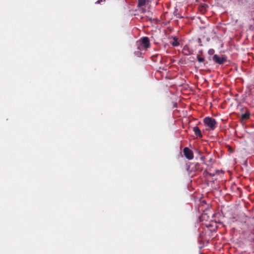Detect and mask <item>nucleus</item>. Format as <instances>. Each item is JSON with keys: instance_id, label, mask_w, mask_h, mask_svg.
Wrapping results in <instances>:
<instances>
[{"instance_id": "obj_1", "label": "nucleus", "mask_w": 254, "mask_h": 254, "mask_svg": "<svg viewBox=\"0 0 254 254\" xmlns=\"http://www.w3.org/2000/svg\"><path fill=\"white\" fill-rule=\"evenodd\" d=\"M136 46L139 50H147L150 47L149 38L147 37H143L136 42Z\"/></svg>"}, {"instance_id": "obj_2", "label": "nucleus", "mask_w": 254, "mask_h": 254, "mask_svg": "<svg viewBox=\"0 0 254 254\" xmlns=\"http://www.w3.org/2000/svg\"><path fill=\"white\" fill-rule=\"evenodd\" d=\"M204 124L207 127L209 130H214L217 127V123L215 119L212 118L207 117L203 119Z\"/></svg>"}, {"instance_id": "obj_3", "label": "nucleus", "mask_w": 254, "mask_h": 254, "mask_svg": "<svg viewBox=\"0 0 254 254\" xmlns=\"http://www.w3.org/2000/svg\"><path fill=\"white\" fill-rule=\"evenodd\" d=\"M242 114L240 117L239 121L242 123L244 124L251 117L250 112L247 109H242L241 110Z\"/></svg>"}, {"instance_id": "obj_4", "label": "nucleus", "mask_w": 254, "mask_h": 254, "mask_svg": "<svg viewBox=\"0 0 254 254\" xmlns=\"http://www.w3.org/2000/svg\"><path fill=\"white\" fill-rule=\"evenodd\" d=\"M212 59L215 63L219 64H222L227 61V58L224 55H222L221 57H219L217 55H214Z\"/></svg>"}, {"instance_id": "obj_5", "label": "nucleus", "mask_w": 254, "mask_h": 254, "mask_svg": "<svg viewBox=\"0 0 254 254\" xmlns=\"http://www.w3.org/2000/svg\"><path fill=\"white\" fill-rule=\"evenodd\" d=\"M185 156L189 160L193 159L194 155L193 152L188 147H185L183 150Z\"/></svg>"}, {"instance_id": "obj_6", "label": "nucleus", "mask_w": 254, "mask_h": 254, "mask_svg": "<svg viewBox=\"0 0 254 254\" xmlns=\"http://www.w3.org/2000/svg\"><path fill=\"white\" fill-rule=\"evenodd\" d=\"M182 52L184 55L187 56L192 55L193 53L192 51L191 50H190L188 46H185L184 47L182 50Z\"/></svg>"}, {"instance_id": "obj_7", "label": "nucleus", "mask_w": 254, "mask_h": 254, "mask_svg": "<svg viewBox=\"0 0 254 254\" xmlns=\"http://www.w3.org/2000/svg\"><path fill=\"white\" fill-rule=\"evenodd\" d=\"M193 131H194L195 135H196L197 137L199 138L202 137V134L201 133V130H200L198 127H194L193 128Z\"/></svg>"}, {"instance_id": "obj_8", "label": "nucleus", "mask_w": 254, "mask_h": 254, "mask_svg": "<svg viewBox=\"0 0 254 254\" xmlns=\"http://www.w3.org/2000/svg\"><path fill=\"white\" fill-rule=\"evenodd\" d=\"M194 166V167L192 168L193 171H199L201 172L203 170V168L201 167L200 164L199 163H196L194 164H193Z\"/></svg>"}, {"instance_id": "obj_9", "label": "nucleus", "mask_w": 254, "mask_h": 254, "mask_svg": "<svg viewBox=\"0 0 254 254\" xmlns=\"http://www.w3.org/2000/svg\"><path fill=\"white\" fill-rule=\"evenodd\" d=\"M146 0H138V7H141L144 6L146 3Z\"/></svg>"}, {"instance_id": "obj_10", "label": "nucleus", "mask_w": 254, "mask_h": 254, "mask_svg": "<svg viewBox=\"0 0 254 254\" xmlns=\"http://www.w3.org/2000/svg\"><path fill=\"white\" fill-rule=\"evenodd\" d=\"M173 46H178L179 45V42L178 41V38L175 37L173 38V41L171 43Z\"/></svg>"}, {"instance_id": "obj_11", "label": "nucleus", "mask_w": 254, "mask_h": 254, "mask_svg": "<svg viewBox=\"0 0 254 254\" xmlns=\"http://www.w3.org/2000/svg\"><path fill=\"white\" fill-rule=\"evenodd\" d=\"M239 4H245L247 3L249 0H237Z\"/></svg>"}, {"instance_id": "obj_12", "label": "nucleus", "mask_w": 254, "mask_h": 254, "mask_svg": "<svg viewBox=\"0 0 254 254\" xmlns=\"http://www.w3.org/2000/svg\"><path fill=\"white\" fill-rule=\"evenodd\" d=\"M203 174L205 175H209L210 176H214L215 175V173H214V172H212V173H209L206 170H205L203 172Z\"/></svg>"}, {"instance_id": "obj_13", "label": "nucleus", "mask_w": 254, "mask_h": 254, "mask_svg": "<svg viewBox=\"0 0 254 254\" xmlns=\"http://www.w3.org/2000/svg\"><path fill=\"white\" fill-rule=\"evenodd\" d=\"M197 59L199 63H202L204 61V59L203 57H201L198 55L197 56Z\"/></svg>"}, {"instance_id": "obj_14", "label": "nucleus", "mask_w": 254, "mask_h": 254, "mask_svg": "<svg viewBox=\"0 0 254 254\" xmlns=\"http://www.w3.org/2000/svg\"><path fill=\"white\" fill-rule=\"evenodd\" d=\"M215 51L213 49H209L208 50V54L209 55H212L214 54Z\"/></svg>"}, {"instance_id": "obj_15", "label": "nucleus", "mask_w": 254, "mask_h": 254, "mask_svg": "<svg viewBox=\"0 0 254 254\" xmlns=\"http://www.w3.org/2000/svg\"><path fill=\"white\" fill-rule=\"evenodd\" d=\"M134 54H135L136 56H137V57H140V56H141V52H140V51H135V52H134Z\"/></svg>"}, {"instance_id": "obj_16", "label": "nucleus", "mask_w": 254, "mask_h": 254, "mask_svg": "<svg viewBox=\"0 0 254 254\" xmlns=\"http://www.w3.org/2000/svg\"><path fill=\"white\" fill-rule=\"evenodd\" d=\"M198 43L199 44L200 46H202V45L201 44V40L200 38H198L197 39Z\"/></svg>"}, {"instance_id": "obj_17", "label": "nucleus", "mask_w": 254, "mask_h": 254, "mask_svg": "<svg viewBox=\"0 0 254 254\" xmlns=\"http://www.w3.org/2000/svg\"><path fill=\"white\" fill-rule=\"evenodd\" d=\"M101 1H105V0H98L96 2V3H100Z\"/></svg>"}, {"instance_id": "obj_18", "label": "nucleus", "mask_w": 254, "mask_h": 254, "mask_svg": "<svg viewBox=\"0 0 254 254\" xmlns=\"http://www.w3.org/2000/svg\"><path fill=\"white\" fill-rule=\"evenodd\" d=\"M215 175L218 174L219 173V171L218 170H216L215 171Z\"/></svg>"}, {"instance_id": "obj_19", "label": "nucleus", "mask_w": 254, "mask_h": 254, "mask_svg": "<svg viewBox=\"0 0 254 254\" xmlns=\"http://www.w3.org/2000/svg\"><path fill=\"white\" fill-rule=\"evenodd\" d=\"M252 234L254 235V229H253V230L252 231Z\"/></svg>"}, {"instance_id": "obj_20", "label": "nucleus", "mask_w": 254, "mask_h": 254, "mask_svg": "<svg viewBox=\"0 0 254 254\" xmlns=\"http://www.w3.org/2000/svg\"><path fill=\"white\" fill-rule=\"evenodd\" d=\"M199 52L201 54H202V51H199Z\"/></svg>"}]
</instances>
